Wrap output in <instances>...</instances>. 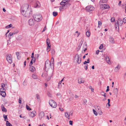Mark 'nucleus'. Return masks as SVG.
<instances>
[{"label": "nucleus", "mask_w": 126, "mask_h": 126, "mask_svg": "<svg viewBox=\"0 0 126 126\" xmlns=\"http://www.w3.org/2000/svg\"><path fill=\"white\" fill-rule=\"evenodd\" d=\"M52 65H51V63H50V61L49 60H47L45 62V67L44 68V69L47 71L49 69L50 67L52 68L51 66Z\"/></svg>", "instance_id": "1"}, {"label": "nucleus", "mask_w": 126, "mask_h": 126, "mask_svg": "<svg viewBox=\"0 0 126 126\" xmlns=\"http://www.w3.org/2000/svg\"><path fill=\"white\" fill-rule=\"evenodd\" d=\"M32 12L31 9H28V10L25 11L24 12L23 14H22L25 17H29L32 16Z\"/></svg>", "instance_id": "2"}, {"label": "nucleus", "mask_w": 126, "mask_h": 126, "mask_svg": "<svg viewBox=\"0 0 126 126\" xmlns=\"http://www.w3.org/2000/svg\"><path fill=\"white\" fill-rule=\"evenodd\" d=\"M29 5L28 4H26L22 5L21 9V12L22 14H23L24 12L25 11L28 10V9H30L29 8Z\"/></svg>", "instance_id": "3"}, {"label": "nucleus", "mask_w": 126, "mask_h": 126, "mask_svg": "<svg viewBox=\"0 0 126 126\" xmlns=\"http://www.w3.org/2000/svg\"><path fill=\"white\" fill-rule=\"evenodd\" d=\"M33 16L34 20L37 21H39L42 19V15L40 14L34 15Z\"/></svg>", "instance_id": "4"}, {"label": "nucleus", "mask_w": 126, "mask_h": 126, "mask_svg": "<svg viewBox=\"0 0 126 126\" xmlns=\"http://www.w3.org/2000/svg\"><path fill=\"white\" fill-rule=\"evenodd\" d=\"M6 59L8 63H11L12 62V58L11 54H7L6 56Z\"/></svg>", "instance_id": "5"}, {"label": "nucleus", "mask_w": 126, "mask_h": 126, "mask_svg": "<svg viewBox=\"0 0 126 126\" xmlns=\"http://www.w3.org/2000/svg\"><path fill=\"white\" fill-rule=\"evenodd\" d=\"M49 104L50 106L53 108H56L57 106L56 103L54 100H50L49 102Z\"/></svg>", "instance_id": "6"}, {"label": "nucleus", "mask_w": 126, "mask_h": 126, "mask_svg": "<svg viewBox=\"0 0 126 126\" xmlns=\"http://www.w3.org/2000/svg\"><path fill=\"white\" fill-rule=\"evenodd\" d=\"M75 60H76V61L79 64H80L81 62V59L79 57V55L78 54H76Z\"/></svg>", "instance_id": "7"}, {"label": "nucleus", "mask_w": 126, "mask_h": 126, "mask_svg": "<svg viewBox=\"0 0 126 126\" xmlns=\"http://www.w3.org/2000/svg\"><path fill=\"white\" fill-rule=\"evenodd\" d=\"M94 9V7L91 5L87 6L86 8V10L90 12L93 10Z\"/></svg>", "instance_id": "8"}, {"label": "nucleus", "mask_w": 126, "mask_h": 126, "mask_svg": "<svg viewBox=\"0 0 126 126\" xmlns=\"http://www.w3.org/2000/svg\"><path fill=\"white\" fill-rule=\"evenodd\" d=\"M101 6L103 9H108L110 7L108 5L105 4L101 5Z\"/></svg>", "instance_id": "9"}, {"label": "nucleus", "mask_w": 126, "mask_h": 126, "mask_svg": "<svg viewBox=\"0 0 126 126\" xmlns=\"http://www.w3.org/2000/svg\"><path fill=\"white\" fill-rule=\"evenodd\" d=\"M123 21L120 18H119L116 23V24L120 26H121L123 24Z\"/></svg>", "instance_id": "10"}, {"label": "nucleus", "mask_w": 126, "mask_h": 126, "mask_svg": "<svg viewBox=\"0 0 126 126\" xmlns=\"http://www.w3.org/2000/svg\"><path fill=\"white\" fill-rule=\"evenodd\" d=\"M35 20L34 19H31L29 20L28 23L31 26L34 24Z\"/></svg>", "instance_id": "11"}, {"label": "nucleus", "mask_w": 126, "mask_h": 126, "mask_svg": "<svg viewBox=\"0 0 126 126\" xmlns=\"http://www.w3.org/2000/svg\"><path fill=\"white\" fill-rule=\"evenodd\" d=\"M36 115V112L35 111H33L31 112L30 114V116L32 117H34Z\"/></svg>", "instance_id": "12"}, {"label": "nucleus", "mask_w": 126, "mask_h": 126, "mask_svg": "<svg viewBox=\"0 0 126 126\" xmlns=\"http://www.w3.org/2000/svg\"><path fill=\"white\" fill-rule=\"evenodd\" d=\"M30 66L29 69L31 71L33 72L36 70L35 68L32 65Z\"/></svg>", "instance_id": "13"}, {"label": "nucleus", "mask_w": 126, "mask_h": 126, "mask_svg": "<svg viewBox=\"0 0 126 126\" xmlns=\"http://www.w3.org/2000/svg\"><path fill=\"white\" fill-rule=\"evenodd\" d=\"M50 61V63H51L52 67L53 68L54 67V60L53 57H52L51 58Z\"/></svg>", "instance_id": "14"}, {"label": "nucleus", "mask_w": 126, "mask_h": 126, "mask_svg": "<svg viewBox=\"0 0 126 126\" xmlns=\"http://www.w3.org/2000/svg\"><path fill=\"white\" fill-rule=\"evenodd\" d=\"M84 80L80 78H79L78 79V83L79 84L83 83L84 82Z\"/></svg>", "instance_id": "15"}, {"label": "nucleus", "mask_w": 126, "mask_h": 126, "mask_svg": "<svg viewBox=\"0 0 126 126\" xmlns=\"http://www.w3.org/2000/svg\"><path fill=\"white\" fill-rule=\"evenodd\" d=\"M83 39H81L79 44V45L78 46V48L79 49L80 48L81 46L83 43Z\"/></svg>", "instance_id": "16"}, {"label": "nucleus", "mask_w": 126, "mask_h": 126, "mask_svg": "<svg viewBox=\"0 0 126 126\" xmlns=\"http://www.w3.org/2000/svg\"><path fill=\"white\" fill-rule=\"evenodd\" d=\"M40 6V4L39 2L38 1L36 2V3L34 5L35 7H39Z\"/></svg>", "instance_id": "17"}, {"label": "nucleus", "mask_w": 126, "mask_h": 126, "mask_svg": "<svg viewBox=\"0 0 126 126\" xmlns=\"http://www.w3.org/2000/svg\"><path fill=\"white\" fill-rule=\"evenodd\" d=\"M45 115L44 113L43 112H41L39 114V116L40 118H41L43 117Z\"/></svg>", "instance_id": "18"}, {"label": "nucleus", "mask_w": 126, "mask_h": 126, "mask_svg": "<svg viewBox=\"0 0 126 126\" xmlns=\"http://www.w3.org/2000/svg\"><path fill=\"white\" fill-rule=\"evenodd\" d=\"M109 41L111 43H114V39L111 37L109 38Z\"/></svg>", "instance_id": "19"}, {"label": "nucleus", "mask_w": 126, "mask_h": 126, "mask_svg": "<svg viewBox=\"0 0 126 126\" xmlns=\"http://www.w3.org/2000/svg\"><path fill=\"white\" fill-rule=\"evenodd\" d=\"M70 114H69L67 112H65V115L66 117L68 118V119L70 118Z\"/></svg>", "instance_id": "20"}, {"label": "nucleus", "mask_w": 126, "mask_h": 126, "mask_svg": "<svg viewBox=\"0 0 126 126\" xmlns=\"http://www.w3.org/2000/svg\"><path fill=\"white\" fill-rule=\"evenodd\" d=\"M106 61L107 63L110 64V63L109 57L108 56H106Z\"/></svg>", "instance_id": "21"}, {"label": "nucleus", "mask_w": 126, "mask_h": 126, "mask_svg": "<svg viewBox=\"0 0 126 126\" xmlns=\"http://www.w3.org/2000/svg\"><path fill=\"white\" fill-rule=\"evenodd\" d=\"M32 59L31 60L30 63L29 65H32L33 64V62H34L35 61V58H32Z\"/></svg>", "instance_id": "22"}, {"label": "nucleus", "mask_w": 126, "mask_h": 126, "mask_svg": "<svg viewBox=\"0 0 126 126\" xmlns=\"http://www.w3.org/2000/svg\"><path fill=\"white\" fill-rule=\"evenodd\" d=\"M120 66L119 65H118L117 66L115 67L114 70L115 72H117L120 69Z\"/></svg>", "instance_id": "23"}, {"label": "nucleus", "mask_w": 126, "mask_h": 126, "mask_svg": "<svg viewBox=\"0 0 126 126\" xmlns=\"http://www.w3.org/2000/svg\"><path fill=\"white\" fill-rule=\"evenodd\" d=\"M32 77L33 79H37L38 78V76L35 74H32Z\"/></svg>", "instance_id": "24"}, {"label": "nucleus", "mask_w": 126, "mask_h": 126, "mask_svg": "<svg viewBox=\"0 0 126 126\" xmlns=\"http://www.w3.org/2000/svg\"><path fill=\"white\" fill-rule=\"evenodd\" d=\"M1 109L2 111L3 112H6L7 111L6 109L3 105L1 106Z\"/></svg>", "instance_id": "25"}, {"label": "nucleus", "mask_w": 126, "mask_h": 126, "mask_svg": "<svg viewBox=\"0 0 126 126\" xmlns=\"http://www.w3.org/2000/svg\"><path fill=\"white\" fill-rule=\"evenodd\" d=\"M70 5V4L68 2H66L65 4L64 5V6L66 7H69Z\"/></svg>", "instance_id": "26"}, {"label": "nucleus", "mask_w": 126, "mask_h": 126, "mask_svg": "<svg viewBox=\"0 0 126 126\" xmlns=\"http://www.w3.org/2000/svg\"><path fill=\"white\" fill-rule=\"evenodd\" d=\"M0 94L3 97H5L6 96V94L5 92H1Z\"/></svg>", "instance_id": "27"}, {"label": "nucleus", "mask_w": 126, "mask_h": 126, "mask_svg": "<svg viewBox=\"0 0 126 126\" xmlns=\"http://www.w3.org/2000/svg\"><path fill=\"white\" fill-rule=\"evenodd\" d=\"M50 41L49 38H47V40L46 42L47 46H49L50 44Z\"/></svg>", "instance_id": "28"}, {"label": "nucleus", "mask_w": 126, "mask_h": 126, "mask_svg": "<svg viewBox=\"0 0 126 126\" xmlns=\"http://www.w3.org/2000/svg\"><path fill=\"white\" fill-rule=\"evenodd\" d=\"M6 126H12V125L8 121H6Z\"/></svg>", "instance_id": "29"}, {"label": "nucleus", "mask_w": 126, "mask_h": 126, "mask_svg": "<svg viewBox=\"0 0 126 126\" xmlns=\"http://www.w3.org/2000/svg\"><path fill=\"white\" fill-rule=\"evenodd\" d=\"M47 51L48 52L50 50V47H51V45H50L49 46H47Z\"/></svg>", "instance_id": "30"}, {"label": "nucleus", "mask_w": 126, "mask_h": 126, "mask_svg": "<svg viewBox=\"0 0 126 126\" xmlns=\"http://www.w3.org/2000/svg\"><path fill=\"white\" fill-rule=\"evenodd\" d=\"M12 26L13 25L12 24H10L6 26L5 28H6L8 29L12 27Z\"/></svg>", "instance_id": "31"}, {"label": "nucleus", "mask_w": 126, "mask_h": 126, "mask_svg": "<svg viewBox=\"0 0 126 126\" xmlns=\"http://www.w3.org/2000/svg\"><path fill=\"white\" fill-rule=\"evenodd\" d=\"M66 3V1H64V0H63L60 3L61 5H64Z\"/></svg>", "instance_id": "32"}, {"label": "nucleus", "mask_w": 126, "mask_h": 126, "mask_svg": "<svg viewBox=\"0 0 126 126\" xmlns=\"http://www.w3.org/2000/svg\"><path fill=\"white\" fill-rule=\"evenodd\" d=\"M53 14L54 16H56L58 15V13L57 12H53Z\"/></svg>", "instance_id": "33"}, {"label": "nucleus", "mask_w": 126, "mask_h": 126, "mask_svg": "<svg viewBox=\"0 0 126 126\" xmlns=\"http://www.w3.org/2000/svg\"><path fill=\"white\" fill-rule=\"evenodd\" d=\"M3 117L4 118V120L5 121H6V120H8V118H7V115H5L4 114L3 115Z\"/></svg>", "instance_id": "34"}, {"label": "nucleus", "mask_w": 126, "mask_h": 126, "mask_svg": "<svg viewBox=\"0 0 126 126\" xmlns=\"http://www.w3.org/2000/svg\"><path fill=\"white\" fill-rule=\"evenodd\" d=\"M118 90L117 88L114 89L113 90V91H114V93L115 94L117 93V92H118Z\"/></svg>", "instance_id": "35"}, {"label": "nucleus", "mask_w": 126, "mask_h": 126, "mask_svg": "<svg viewBox=\"0 0 126 126\" xmlns=\"http://www.w3.org/2000/svg\"><path fill=\"white\" fill-rule=\"evenodd\" d=\"M108 0H100V3H106Z\"/></svg>", "instance_id": "36"}, {"label": "nucleus", "mask_w": 126, "mask_h": 126, "mask_svg": "<svg viewBox=\"0 0 126 126\" xmlns=\"http://www.w3.org/2000/svg\"><path fill=\"white\" fill-rule=\"evenodd\" d=\"M90 33L89 31H87L86 32V35L88 37H89L90 35Z\"/></svg>", "instance_id": "37"}, {"label": "nucleus", "mask_w": 126, "mask_h": 126, "mask_svg": "<svg viewBox=\"0 0 126 126\" xmlns=\"http://www.w3.org/2000/svg\"><path fill=\"white\" fill-rule=\"evenodd\" d=\"M0 92H5V90L4 88H2L0 89Z\"/></svg>", "instance_id": "38"}, {"label": "nucleus", "mask_w": 126, "mask_h": 126, "mask_svg": "<svg viewBox=\"0 0 126 126\" xmlns=\"http://www.w3.org/2000/svg\"><path fill=\"white\" fill-rule=\"evenodd\" d=\"M87 44H86L83 47V48L84 47H85L84 48V51L85 52V51L86 50H87Z\"/></svg>", "instance_id": "39"}, {"label": "nucleus", "mask_w": 126, "mask_h": 126, "mask_svg": "<svg viewBox=\"0 0 126 126\" xmlns=\"http://www.w3.org/2000/svg\"><path fill=\"white\" fill-rule=\"evenodd\" d=\"M51 53L52 55H54L55 54V51L54 49H52L51 51Z\"/></svg>", "instance_id": "40"}, {"label": "nucleus", "mask_w": 126, "mask_h": 126, "mask_svg": "<svg viewBox=\"0 0 126 126\" xmlns=\"http://www.w3.org/2000/svg\"><path fill=\"white\" fill-rule=\"evenodd\" d=\"M26 109H27V110H31V109L30 108V107L27 105H26Z\"/></svg>", "instance_id": "41"}, {"label": "nucleus", "mask_w": 126, "mask_h": 126, "mask_svg": "<svg viewBox=\"0 0 126 126\" xmlns=\"http://www.w3.org/2000/svg\"><path fill=\"white\" fill-rule=\"evenodd\" d=\"M93 111L94 114L96 115L97 116V112L95 111L94 109L93 110Z\"/></svg>", "instance_id": "42"}, {"label": "nucleus", "mask_w": 126, "mask_h": 126, "mask_svg": "<svg viewBox=\"0 0 126 126\" xmlns=\"http://www.w3.org/2000/svg\"><path fill=\"white\" fill-rule=\"evenodd\" d=\"M115 21L114 18L113 17H112L111 19V22H113Z\"/></svg>", "instance_id": "43"}, {"label": "nucleus", "mask_w": 126, "mask_h": 126, "mask_svg": "<svg viewBox=\"0 0 126 126\" xmlns=\"http://www.w3.org/2000/svg\"><path fill=\"white\" fill-rule=\"evenodd\" d=\"M88 64H86L84 66V68L86 70H87L88 69Z\"/></svg>", "instance_id": "44"}, {"label": "nucleus", "mask_w": 126, "mask_h": 126, "mask_svg": "<svg viewBox=\"0 0 126 126\" xmlns=\"http://www.w3.org/2000/svg\"><path fill=\"white\" fill-rule=\"evenodd\" d=\"M26 80H24L23 82V85L24 86L26 85H27V83Z\"/></svg>", "instance_id": "45"}, {"label": "nucleus", "mask_w": 126, "mask_h": 126, "mask_svg": "<svg viewBox=\"0 0 126 126\" xmlns=\"http://www.w3.org/2000/svg\"><path fill=\"white\" fill-rule=\"evenodd\" d=\"M36 97L37 98V99L38 100L40 99V97L39 95H38V94H37L36 95Z\"/></svg>", "instance_id": "46"}, {"label": "nucleus", "mask_w": 126, "mask_h": 126, "mask_svg": "<svg viewBox=\"0 0 126 126\" xmlns=\"http://www.w3.org/2000/svg\"><path fill=\"white\" fill-rule=\"evenodd\" d=\"M64 6V5H63L60 7L59 9L60 11H62V9L63 8V7Z\"/></svg>", "instance_id": "47"}, {"label": "nucleus", "mask_w": 126, "mask_h": 126, "mask_svg": "<svg viewBox=\"0 0 126 126\" xmlns=\"http://www.w3.org/2000/svg\"><path fill=\"white\" fill-rule=\"evenodd\" d=\"M13 33V32H10L8 34V36L12 35L14 34Z\"/></svg>", "instance_id": "48"}, {"label": "nucleus", "mask_w": 126, "mask_h": 126, "mask_svg": "<svg viewBox=\"0 0 126 126\" xmlns=\"http://www.w3.org/2000/svg\"><path fill=\"white\" fill-rule=\"evenodd\" d=\"M21 98H19L18 100V103H21Z\"/></svg>", "instance_id": "49"}, {"label": "nucleus", "mask_w": 126, "mask_h": 126, "mask_svg": "<svg viewBox=\"0 0 126 126\" xmlns=\"http://www.w3.org/2000/svg\"><path fill=\"white\" fill-rule=\"evenodd\" d=\"M103 45L102 44H101L100 46L99 47V48L100 49H102V48H103Z\"/></svg>", "instance_id": "50"}, {"label": "nucleus", "mask_w": 126, "mask_h": 126, "mask_svg": "<svg viewBox=\"0 0 126 126\" xmlns=\"http://www.w3.org/2000/svg\"><path fill=\"white\" fill-rule=\"evenodd\" d=\"M18 32V31L17 30H16V31H15L13 32L14 34H17Z\"/></svg>", "instance_id": "51"}, {"label": "nucleus", "mask_w": 126, "mask_h": 126, "mask_svg": "<svg viewBox=\"0 0 126 126\" xmlns=\"http://www.w3.org/2000/svg\"><path fill=\"white\" fill-rule=\"evenodd\" d=\"M123 22L124 23H126V17L123 18Z\"/></svg>", "instance_id": "52"}, {"label": "nucleus", "mask_w": 126, "mask_h": 126, "mask_svg": "<svg viewBox=\"0 0 126 126\" xmlns=\"http://www.w3.org/2000/svg\"><path fill=\"white\" fill-rule=\"evenodd\" d=\"M59 110H60L61 111H63V109L61 107H60L59 108Z\"/></svg>", "instance_id": "53"}, {"label": "nucleus", "mask_w": 126, "mask_h": 126, "mask_svg": "<svg viewBox=\"0 0 126 126\" xmlns=\"http://www.w3.org/2000/svg\"><path fill=\"white\" fill-rule=\"evenodd\" d=\"M102 24V23L100 21H99L98 22V24L99 25V26H101V25Z\"/></svg>", "instance_id": "54"}, {"label": "nucleus", "mask_w": 126, "mask_h": 126, "mask_svg": "<svg viewBox=\"0 0 126 126\" xmlns=\"http://www.w3.org/2000/svg\"><path fill=\"white\" fill-rule=\"evenodd\" d=\"M99 51H100L99 50H96V54L97 55L99 53Z\"/></svg>", "instance_id": "55"}, {"label": "nucleus", "mask_w": 126, "mask_h": 126, "mask_svg": "<svg viewBox=\"0 0 126 126\" xmlns=\"http://www.w3.org/2000/svg\"><path fill=\"white\" fill-rule=\"evenodd\" d=\"M69 124L71 125H72L73 124V122L71 121H69Z\"/></svg>", "instance_id": "56"}, {"label": "nucleus", "mask_w": 126, "mask_h": 126, "mask_svg": "<svg viewBox=\"0 0 126 126\" xmlns=\"http://www.w3.org/2000/svg\"><path fill=\"white\" fill-rule=\"evenodd\" d=\"M102 112L101 110L100 111H99V114L100 115H102Z\"/></svg>", "instance_id": "57"}, {"label": "nucleus", "mask_w": 126, "mask_h": 126, "mask_svg": "<svg viewBox=\"0 0 126 126\" xmlns=\"http://www.w3.org/2000/svg\"><path fill=\"white\" fill-rule=\"evenodd\" d=\"M101 94L102 95H104V94H106L104 92H101Z\"/></svg>", "instance_id": "58"}, {"label": "nucleus", "mask_w": 126, "mask_h": 126, "mask_svg": "<svg viewBox=\"0 0 126 126\" xmlns=\"http://www.w3.org/2000/svg\"><path fill=\"white\" fill-rule=\"evenodd\" d=\"M62 83V81H60L59 82V83H58V84H59V85H58V88H59V84H61Z\"/></svg>", "instance_id": "59"}, {"label": "nucleus", "mask_w": 126, "mask_h": 126, "mask_svg": "<svg viewBox=\"0 0 126 126\" xmlns=\"http://www.w3.org/2000/svg\"><path fill=\"white\" fill-rule=\"evenodd\" d=\"M16 55L17 56H19V52H16Z\"/></svg>", "instance_id": "60"}, {"label": "nucleus", "mask_w": 126, "mask_h": 126, "mask_svg": "<svg viewBox=\"0 0 126 126\" xmlns=\"http://www.w3.org/2000/svg\"><path fill=\"white\" fill-rule=\"evenodd\" d=\"M32 55L31 56V58H33V57H34L33 55H34V54L33 52L32 53Z\"/></svg>", "instance_id": "61"}, {"label": "nucleus", "mask_w": 126, "mask_h": 126, "mask_svg": "<svg viewBox=\"0 0 126 126\" xmlns=\"http://www.w3.org/2000/svg\"><path fill=\"white\" fill-rule=\"evenodd\" d=\"M4 86H5L4 85L3 83H2L1 84V87L2 88H3V87H4Z\"/></svg>", "instance_id": "62"}, {"label": "nucleus", "mask_w": 126, "mask_h": 126, "mask_svg": "<svg viewBox=\"0 0 126 126\" xmlns=\"http://www.w3.org/2000/svg\"><path fill=\"white\" fill-rule=\"evenodd\" d=\"M89 60H90V59L89 58H88L87 59V61H86L87 62V63H89V62H90Z\"/></svg>", "instance_id": "63"}, {"label": "nucleus", "mask_w": 126, "mask_h": 126, "mask_svg": "<svg viewBox=\"0 0 126 126\" xmlns=\"http://www.w3.org/2000/svg\"><path fill=\"white\" fill-rule=\"evenodd\" d=\"M87 63V62L86 61H85V62H84L83 63V64H85L86 65V63Z\"/></svg>", "instance_id": "64"}]
</instances>
